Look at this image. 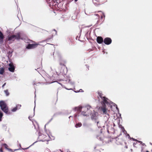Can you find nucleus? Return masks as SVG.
<instances>
[{
	"label": "nucleus",
	"instance_id": "1",
	"mask_svg": "<svg viewBox=\"0 0 152 152\" xmlns=\"http://www.w3.org/2000/svg\"><path fill=\"white\" fill-rule=\"evenodd\" d=\"M21 34L20 32H18L16 34V35H12L8 36V40L14 41L15 39L19 40L20 39H23V38L21 37Z\"/></svg>",
	"mask_w": 152,
	"mask_h": 152
},
{
	"label": "nucleus",
	"instance_id": "2",
	"mask_svg": "<svg viewBox=\"0 0 152 152\" xmlns=\"http://www.w3.org/2000/svg\"><path fill=\"white\" fill-rule=\"evenodd\" d=\"M0 106L2 110L7 114H9L8 107L6 104L3 101H0Z\"/></svg>",
	"mask_w": 152,
	"mask_h": 152
},
{
	"label": "nucleus",
	"instance_id": "3",
	"mask_svg": "<svg viewBox=\"0 0 152 152\" xmlns=\"http://www.w3.org/2000/svg\"><path fill=\"white\" fill-rule=\"evenodd\" d=\"M48 137L43 134H40L38 138V141H48L49 140L48 139Z\"/></svg>",
	"mask_w": 152,
	"mask_h": 152
},
{
	"label": "nucleus",
	"instance_id": "4",
	"mask_svg": "<svg viewBox=\"0 0 152 152\" xmlns=\"http://www.w3.org/2000/svg\"><path fill=\"white\" fill-rule=\"evenodd\" d=\"M31 40L29 39V49H33L37 48L38 45L39 44V43H36L34 42H33V43L32 44H30V43L31 42H31Z\"/></svg>",
	"mask_w": 152,
	"mask_h": 152
},
{
	"label": "nucleus",
	"instance_id": "5",
	"mask_svg": "<svg viewBox=\"0 0 152 152\" xmlns=\"http://www.w3.org/2000/svg\"><path fill=\"white\" fill-rule=\"evenodd\" d=\"M59 64L61 66V68L62 67L64 68H66V66L65 64H66V61L60 58L59 60Z\"/></svg>",
	"mask_w": 152,
	"mask_h": 152
},
{
	"label": "nucleus",
	"instance_id": "6",
	"mask_svg": "<svg viewBox=\"0 0 152 152\" xmlns=\"http://www.w3.org/2000/svg\"><path fill=\"white\" fill-rule=\"evenodd\" d=\"M101 103L103 106H105V104H109L108 101L109 100L108 99L105 97H102Z\"/></svg>",
	"mask_w": 152,
	"mask_h": 152
},
{
	"label": "nucleus",
	"instance_id": "7",
	"mask_svg": "<svg viewBox=\"0 0 152 152\" xmlns=\"http://www.w3.org/2000/svg\"><path fill=\"white\" fill-rule=\"evenodd\" d=\"M104 42L105 44L109 45L111 43L112 40L110 38L106 37L104 39Z\"/></svg>",
	"mask_w": 152,
	"mask_h": 152
},
{
	"label": "nucleus",
	"instance_id": "8",
	"mask_svg": "<svg viewBox=\"0 0 152 152\" xmlns=\"http://www.w3.org/2000/svg\"><path fill=\"white\" fill-rule=\"evenodd\" d=\"M9 67L8 68L9 70L12 72H14L15 71V67L12 63H10L9 64Z\"/></svg>",
	"mask_w": 152,
	"mask_h": 152
},
{
	"label": "nucleus",
	"instance_id": "9",
	"mask_svg": "<svg viewBox=\"0 0 152 152\" xmlns=\"http://www.w3.org/2000/svg\"><path fill=\"white\" fill-rule=\"evenodd\" d=\"M96 113L94 112V113L91 115V118L92 120L96 121L98 119V117L96 115Z\"/></svg>",
	"mask_w": 152,
	"mask_h": 152
},
{
	"label": "nucleus",
	"instance_id": "10",
	"mask_svg": "<svg viewBox=\"0 0 152 152\" xmlns=\"http://www.w3.org/2000/svg\"><path fill=\"white\" fill-rule=\"evenodd\" d=\"M30 112H31L32 114L31 115H29V119L30 120V122H29V123H30V125H32V124H33L34 125V127H35V125L33 123V121H31V119H30V118H31L34 116V112L33 113V111L32 110Z\"/></svg>",
	"mask_w": 152,
	"mask_h": 152
},
{
	"label": "nucleus",
	"instance_id": "11",
	"mask_svg": "<svg viewBox=\"0 0 152 152\" xmlns=\"http://www.w3.org/2000/svg\"><path fill=\"white\" fill-rule=\"evenodd\" d=\"M96 41L98 43L101 44L103 42V39L101 37L99 36L97 38Z\"/></svg>",
	"mask_w": 152,
	"mask_h": 152
},
{
	"label": "nucleus",
	"instance_id": "12",
	"mask_svg": "<svg viewBox=\"0 0 152 152\" xmlns=\"http://www.w3.org/2000/svg\"><path fill=\"white\" fill-rule=\"evenodd\" d=\"M101 110L103 113L104 114H107V110L105 108V106H103V107H101Z\"/></svg>",
	"mask_w": 152,
	"mask_h": 152
},
{
	"label": "nucleus",
	"instance_id": "13",
	"mask_svg": "<svg viewBox=\"0 0 152 152\" xmlns=\"http://www.w3.org/2000/svg\"><path fill=\"white\" fill-rule=\"evenodd\" d=\"M4 38V36L3 33L0 31V41L3 42V39Z\"/></svg>",
	"mask_w": 152,
	"mask_h": 152
},
{
	"label": "nucleus",
	"instance_id": "14",
	"mask_svg": "<svg viewBox=\"0 0 152 152\" xmlns=\"http://www.w3.org/2000/svg\"><path fill=\"white\" fill-rule=\"evenodd\" d=\"M82 107L81 106L76 107H75V111H77L78 112H80L81 111Z\"/></svg>",
	"mask_w": 152,
	"mask_h": 152
},
{
	"label": "nucleus",
	"instance_id": "15",
	"mask_svg": "<svg viewBox=\"0 0 152 152\" xmlns=\"http://www.w3.org/2000/svg\"><path fill=\"white\" fill-rule=\"evenodd\" d=\"M116 141L117 142V143L118 144H122L123 142V140L119 138H118L117 139Z\"/></svg>",
	"mask_w": 152,
	"mask_h": 152
},
{
	"label": "nucleus",
	"instance_id": "16",
	"mask_svg": "<svg viewBox=\"0 0 152 152\" xmlns=\"http://www.w3.org/2000/svg\"><path fill=\"white\" fill-rule=\"evenodd\" d=\"M98 94L99 96L102 99V97H104V96H103V94L101 92L99 91L98 92Z\"/></svg>",
	"mask_w": 152,
	"mask_h": 152
},
{
	"label": "nucleus",
	"instance_id": "17",
	"mask_svg": "<svg viewBox=\"0 0 152 152\" xmlns=\"http://www.w3.org/2000/svg\"><path fill=\"white\" fill-rule=\"evenodd\" d=\"M82 126V124L81 123H78L75 126L76 128H77L78 127H80Z\"/></svg>",
	"mask_w": 152,
	"mask_h": 152
},
{
	"label": "nucleus",
	"instance_id": "18",
	"mask_svg": "<svg viewBox=\"0 0 152 152\" xmlns=\"http://www.w3.org/2000/svg\"><path fill=\"white\" fill-rule=\"evenodd\" d=\"M4 92L6 96H8L9 95V93L8 90H5Z\"/></svg>",
	"mask_w": 152,
	"mask_h": 152
},
{
	"label": "nucleus",
	"instance_id": "19",
	"mask_svg": "<svg viewBox=\"0 0 152 152\" xmlns=\"http://www.w3.org/2000/svg\"><path fill=\"white\" fill-rule=\"evenodd\" d=\"M53 35H52L51 36H50V38H48L46 39V41L47 42H48L49 40L53 38Z\"/></svg>",
	"mask_w": 152,
	"mask_h": 152
},
{
	"label": "nucleus",
	"instance_id": "20",
	"mask_svg": "<svg viewBox=\"0 0 152 152\" xmlns=\"http://www.w3.org/2000/svg\"><path fill=\"white\" fill-rule=\"evenodd\" d=\"M3 115V114L0 111V121H1L2 120V118Z\"/></svg>",
	"mask_w": 152,
	"mask_h": 152
},
{
	"label": "nucleus",
	"instance_id": "21",
	"mask_svg": "<svg viewBox=\"0 0 152 152\" xmlns=\"http://www.w3.org/2000/svg\"><path fill=\"white\" fill-rule=\"evenodd\" d=\"M17 110H18V108L16 107H14L12 109V112H14L16 111Z\"/></svg>",
	"mask_w": 152,
	"mask_h": 152
},
{
	"label": "nucleus",
	"instance_id": "22",
	"mask_svg": "<svg viewBox=\"0 0 152 152\" xmlns=\"http://www.w3.org/2000/svg\"><path fill=\"white\" fill-rule=\"evenodd\" d=\"M82 114L84 116H87V113H86V112H84V111H83L82 113Z\"/></svg>",
	"mask_w": 152,
	"mask_h": 152
},
{
	"label": "nucleus",
	"instance_id": "23",
	"mask_svg": "<svg viewBox=\"0 0 152 152\" xmlns=\"http://www.w3.org/2000/svg\"><path fill=\"white\" fill-rule=\"evenodd\" d=\"M4 69L3 68H2L0 70V74H2L4 73Z\"/></svg>",
	"mask_w": 152,
	"mask_h": 152
},
{
	"label": "nucleus",
	"instance_id": "24",
	"mask_svg": "<svg viewBox=\"0 0 152 152\" xmlns=\"http://www.w3.org/2000/svg\"><path fill=\"white\" fill-rule=\"evenodd\" d=\"M96 122H97V124L99 128L101 127V126H100V124L99 123V122L97 121Z\"/></svg>",
	"mask_w": 152,
	"mask_h": 152
},
{
	"label": "nucleus",
	"instance_id": "25",
	"mask_svg": "<svg viewBox=\"0 0 152 152\" xmlns=\"http://www.w3.org/2000/svg\"><path fill=\"white\" fill-rule=\"evenodd\" d=\"M21 106V105L20 104H18L16 105V107H17V108L18 109H19L20 108Z\"/></svg>",
	"mask_w": 152,
	"mask_h": 152
},
{
	"label": "nucleus",
	"instance_id": "26",
	"mask_svg": "<svg viewBox=\"0 0 152 152\" xmlns=\"http://www.w3.org/2000/svg\"><path fill=\"white\" fill-rule=\"evenodd\" d=\"M137 144V142H134V144H133V145H134V147H137V146H136Z\"/></svg>",
	"mask_w": 152,
	"mask_h": 152
},
{
	"label": "nucleus",
	"instance_id": "27",
	"mask_svg": "<svg viewBox=\"0 0 152 152\" xmlns=\"http://www.w3.org/2000/svg\"><path fill=\"white\" fill-rule=\"evenodd\" d=\"M83 109H84V110L85 111H88V108H86V107H83Z\"/></svg>",
	"mask_w": 152,
	"mask_h": 152
},
{
	"label": "nucleus",
	"instance_id": "28",
	"mask_svg": "<svg viewBox=\"0 0 152 152\" xmlns=\"http://www.w3.org/2000/svg\"><path fill=\"white\" fill-rule=\"evenodd\" d=\"M83 91L82 90V89H80V90L79 91H76L75 92H83Z\"/></svg>",
	"mask_w": 152,
	"mask_h": 152
},
{
	"label": "nucleus",
	"instance_id": "29",
	"mask_svg": "<svg viewBox=\"0 0 152 152\" xmlns=\"http://www.w3.org/2000/svg\"><path fill=\"white\" fill-rule=\"evenodd\" d=\"M138 142L140 143V144H142L143 145H145V144L142 143V142L141 141H139Z\"/></svg>",
	"mask_w": 152,
	"mask_h": 152
},
{
	"label": "nucleus",
	"instance_id": "30",
	"mask_svg": "<svg viewBox=\"0 0 152 152\" xmlns=\"http://www.w3.org/2000/svg\"><path fill=\"white\" fill-rule=\"evenodd\" d=\"M105 17V16L104 14H102V15L101 16V18H104Z\"/></svg>",
	"mask_w": 152,
	"mask_h": 152
},
{
	"label": "nucleus",
	"instance_id": "31",
	"mask_svg": "<svg viewBox=\"0 0 152 152\" xmlns=\"http://www.w3.org/2000/svg\"><path fill=\"white\" fill-rule=\"evenodd\" d=\"M25 38H24V40L25 41V42L26 43H28V39L27 40H26V39L25 40Z\"/></svg>",
	"mask_w": 152,
	"mask_h": 152
},
{
	"label": "nucleus",
	"instance_id": "32",
	"mask_svg": "<svg viewBox=\"0 0 152 152\" xmlns=\"http://www.w3.org/2000/svg\"><path fill=\"white\" fill-rule=\"evenodd\" d=\"M53 31H54L55 32V34H57V31H56L55 30V29H53Z\"/></svg>",
	"mask_w": 152,
	"mask_h": 152
},
{
	"label": "nucleus",
	"instance_id": "33",
	"mask_svg": "<svg viewBox=\"0 0 152 152\" xmlns=\"http://www.w3.org/2000/svg\"><path fill=\"white\" fill-rule=\"evenodd\" d=\"M26 48L28 49V44L27 45Z\"/></svg>",
	"mask_w": 152,
	"mask_h": 152
},
{
	"label": "nucleus",
	"instance_id": "34",
	"mask_svg": "<svg viewBox=\"0 0 152 152\" xmlns=\"http://www.w3.org/2000/svg\"><path fill=\"white\" fill-rule=\"evenodd\" d=\"M0 152H3V150L2 148L0 149Z\"/></svg>",
	"mask_w": 152,
	"mask_h": 152
},
{
	"label": "nucleus",
	"instance_id": "35",
	"mask_svg": "<svg viewBox=\"0 0 152 152\" xmlns=\"http://www.w3.org/2000/svg\"><path fill=\"white\" fill-rule=\"evenodd\" d=\"M6 83H5L2 86V87L3 88L4 87Z\"/></svg>",
	"mask_w": 152,
	"mask_h": 152
},
{
	"label": "nucleus",
	"instance_id": "36",
	"mask_svg": "<svg viewBox=\"0 0 152 152\" xmlns=\"http://www.w3.org/2000/svg\"><path fill=\"white\" fill-rule=\"evenodd\" d=\"M95 15H96V16H98L99 17V15H98V14H95Z\"/></svg>",
	"mask_w": 152,
	"mask_h": 152
},
{
	"label": "nucleus",
	"instance_id": "37",
	"mask_svg": "<svg viewBox=\"0 0 152 152\" xmlns=\"http://www.w3.org/2000/svg\"><path fill=\"white\" fill-rule=\"evenodd\" d=\"M28 147H27V148H22V149H28Z\"/></svg>",
	"mask_w": 152,
	"mask_h": 152
},
{
	"label": "nucleus",
	"instance_id": "38",
	"mask_svg": "<svg viewBox=\"0 0 152 152\" xmlns=\"http://www.w3.org/2000/svg\"><path fill=\"white\" fill-rule=\"evenodd\" d=\"M78 0H75V1H77Z\"/></svg>",
	"mask_w": 152,
	"mask_h": 152
},
{
	"label": "nucleus",
	"instance_id": "39",
	"mask_svg": "<svg viewBox=\"0 0 152 152\" xmlns=\"http://www.w3.org/2000/svg\"><path fill=\"white\" fill-rule=\"evenodd\" d=\"M133 139V140H135V139Z\"/></svg>",
	"mask_w": 152,
	"mask_h": 152
},
{
	"label": "nucleus",
	"instance_id": "40",
	"mask_svg": "<svg viewBox=\"0 0 152 152\" xmlns=\"http://www.w3.org/2000/svg\"><path fill=\"white\" fill-rule=\"evenodd\" d=\"M107 132H108V133H109V131L108 130H107Z\"/></svg>",
	"mask_w": 152,
	"mask_h": 152
},
{
	"label": "nucleus",
	"instance_id": "41",
	"mask_svg": "<svg viewBox=\"0 0 152 152\" xmlns=\"http://www.w3.org/2000/svg\"><path fill=\"white\" fill-rule=\"evenodd\" d=\"M31 145H30V146H29V147H30V146H31Z\"/></svg>",
	"mask_w": 152,
	"mask_h": 152
},
{
	"label": "nucleus",
	"instance_id": "42",
	"mask_svg": "<svg viewBox=\"0 0 152 152\" xmlns=\"http://www.w3.org/2000/svg\"><path fill=\"white\" fill-rule=\"evenodd\" d=\"M71 117V116H70L69 117V118H70V117Z\"/></svg>",
	"mask_w": 152,
	"mask_h": 152
},
{
	"label": "nucleus",
	"instance_id": "43",
	"mask_svg": "<svg viewBox=\"0 0 152 152\" xmlns=\"http://www.w3.org/2000/svg\"><path fill=\"white\" fill-rule=\"evenodd\" d=\"M136 141H137V142H138V141H137V140H136Z\"/></svg>",
	"mask_w": 152,
	"mask_h": 152
},
{
	"label": "nucleus",
	"instance_id": "44",
	"mask_svg": "<svg viewBox=\"0 0 152 152\" xmlns=\"http://www.w3.org/2000/svg\"><path fill=\"white\" fill-rule=\"evenodd\" d=\"M136 141H137V142H138V141H137V140H136Z\"/></svg>",
	"mask_w": 152,
	"mask_h": 152
}]
</instances>
